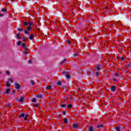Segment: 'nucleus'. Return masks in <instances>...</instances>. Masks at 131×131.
I'll return each mask as SVG.
<instances>
[{
	"mask_svg": "<svg viewBox=\"0 0 131 131\" xmlns=\"http://www.w3.org/2000/svg\"><path fill=\"white\" fill-rule=\"evenodd\" d=\"M15 100L17 102H19V103H24V100H25V98L24 97H20V99H19V97L15 98Z\"/></svg>",
	"mask_w": 131,
	"mask_h": 131,
	"instance_id": "nucleus-1",
	"label": "nucleus"
},
{
	"mask_svg": "<svg viewBox=\"0 0 131 131\" xmlns=\"http://www.w3.org/2000/svg\"><path fill=\"white\" fill-rule=\"evenodd\" d=\"M15 89H16L17 90H19V89H20V85L17 83H16L15 84Z\"/></svg>",
	"mask_w": 131,
	"mask_h": 131,
	"instance_id": "nucleus-2",
	"label": "nucleus"
},
{
	"mask_svg": "<svg viewBox=\"0 0 131 131\" xmlns=\"http://www.w3.org/2000/svg\"><path fill=\"white\" fill-rule=\"evenodd\" d=\"M78 126H79L78 125V124H75V123L73 124V125H72V127H73V129L77 128V127H78Z\"/></svg>",
	"mask_w": 131,
	"mask_h": 131,
	"instance_id": "nucleus-3",
	"label": "nucleus"
},
{
	"mask_svg": "<svg viewBox=\"0 0 131 131\" xmlns=\"http://www.w3.org/2000/svg\"><path fill=\"white\" fill-rule=\"evenodd\" d=\"M116 89H117L116 86H112L111 90L112 92H115Z\"/></svg>",
	"mask_w": 131,
	"mask_h": 131,
	"instance_id": "nucleus-4",
	"label": "nucleus"
},
{
	"mask_svg": "<svg viewBox=\"0 0 131 131\" xmlns=\"http://www.w3.org/2000/svg\"><path fill=\"white\" fill-rule=\"evenodd\" d=\"M34 38V35L31 34L29 36V39H33Z\"/></svg>",
	"mask_w": 131,
	"mask_h": 131,
	"instance_id": "nucleus-5",
	"label": "nucleus"
},
{
	"mask_svg": "<svg viewBox=\"0 0 131 131\" xmlns=\"http://www.w3.org/2000/svg\"><path fill=\"white\" fill-rule=\"evenodd\" d=\"M22 47L25 49V50H27V48L26 47V44L25 43H23L22 44Z\"/></svg>",
	"mask_w": 131,
	"mask_h": 131,
	"instance_id": "nucleus-6",
	"label": "nucleus"
},
{
	"mask_svg": "<svg viewBox=\"0 0 131 131\" xmlns=\"http://www.w3.org/2000/svg\"><path fill=\"white\" fill-rule=\"evenodd\" d=\"M66 77H67V78H70V75L69 74V73H66Z\"/></svg>",
	"mask_w": 131,
	"mask_h": 131,
	"instance_id": "nucleus-7",
	"label": "nucleus"
},
{
	"mask_svg": "<svg viewBox=\"0 0 131 131\" xmlns=\"http://www.w3.org/2000/svg\"><path fill=\"white\" fill-rule=\"evenodd\" d=\"M25 116V114L23 113V114L19 115L18 117H19V118H21V117H24Z\"/></svg>",
	"mask_w": 131,
	"mask_h": 131,
	"instance_id": "nucleus-8",
	"label": "nucleus"
},
{
	"mask_svg": "<svg viewBox=\"0 0 131 131\" xmlns=\"http://www.w3.org/2000/svg\"><path fill=\"white\" fill-rule=\"evenodd\" d=\"M21 36H22V35L20 34H18L16 35L17 38H21Z\"/></svg>",
	"mask_w": 131,
	"mask_h": 131,
	"instance_id": "nucleus-9",
	"label": "nucleus"
},
{
	"mask_svg": "<svg viewBox=\"0 0 131 131\" xmlns=\"http://www.w3.org/2000/svg\"><path fill=\"white\" fill-rule=\"evenodd\" d=\"M64 123L67 124L68 123V120L67 119L65 118L63 119Z\"/></svg>",
	"mask_w": 131,
	"mask_h": 131,
	"instance_id": "nucleus-10",
	"label": "nucleus"
},
{
	"mask_svg": "<svg viewBox=\"0 0 131 131\" xmlns=\"http://www.w3.org/2000/svg\"><path fill=\"white\" fill-rule=\"evenodd\" d=\"M10 92H11V90L10 89H7L6 91L5 92V94H9V93H10Z\"/></svg>",
	"mask_w": 131,
	"mask_h": 131,
	"instance_id": "nucleus-11",
	"label": "nucleus"
},
{
	"mask_svg": "<svg viewBox=\"0 0 131 131\" xmlns=\"http://www.w3.org/2000/svg\"><path fill=\"white\" fill-rule=\"evenodd\" d=\"M37 98H38V99H41V98H42V96H41V95H36Z\"/></svg>",
	"mask_w": 131,
	"mask_h": 131,
	"instance_id": "nucleus-12",
	"label": "nucleus"
},
{
	"mask_svg": "<svg viewBox=\"0 0 131 131\" xmlns=\"http://www.w3.org/2000/svg\"><path fill=\"white\" fill-rule=\"evenodd\" d=\"M66 106H67L66 104H63L60 105V107H61V108H65V107H66Z\"/></svg>",
	"mask_w": 131,
	"mask_h": 131,
	"instance_id": "nucleus-13",
	"label": "nucleus"
},
{
	"mask_svg": "<svg viewBox=\"0 0 131 131\" xmlns=\"http://www.w3.org/2000/svg\"><path fill=\"white\" fill-rule=\"evenodd\" d=\"M97 127H98V128H100V127H103V125L102 124H98L97 126Z\"/></svg>",
	"mask_w": 131,
	"mask_h": 131,
	"instance_id": "nucleus-14",
	"label": "nucleus"
},
{
	"mask_svg": "<svg viewBox=\"0 0 131 131\" xmlns=\"http://www.w3.org/2000/svg\"><path fill=\"white\" fill-rule=\"evenodd\" d=\"M126 68H131V64L130 63H129L128 64L126 65Z\"/></svg>",
	"mask_w": 131,
	"mask_h": 131,
	"instance_id": "nucleus-15",
	"label": "nucleus"
},
{
	"mask_svg": "<svg viewBox=\"0 0 131 131\" xmlns=\"http://www.w3.org/2000/svg\"><path fill=\"white\" fill-rule=\"evenodd\" d=\"M116 130L117 131H120V127H119V126H117Z\"/></svg>",
	"mask_w": 131,
	"mask_h": 131,
	"instance_id": "nucleus-16",
	"label": "nucleus"
},
{
	"mask_svg": "<svg viewBox=\"0 0 131 131\" xmlns=\"http://www.w3.org/2000/svg\"><path fill=\"white\" fill-rule=\"evenodd\" d=\"M28 25V23L25 21L24 22V26H27Z\"/></svg>",
	"mask_w": 131,
	"mask_h": 131,
	"instance_id": "nucleus-17",
	"label": "nucleus"
},
{
	"mask_svg": "<svg viewBox=\"0 0 131 131\" xmlns=\"http://www.w3.org/2000/svg\"><path fill=\"white\" fill-rule=\"evenodd\" d=\"M96 69H97V70H100L101 69V68L100 67V66H97V67L96 68Z\"/></svg>",
	"mask_w": 131,
	"mask_h": 131,
	"instance_id": "nucleus-18",
	"label": "nucleus"
},
{
	"mask_svg": "<svg viewBox=\"0 0 131 131\" xmlns=\"http://www.w3.org/2000/svg\"><path fill=\"white\" fill-rule=\"evenodd\" d=\"M68 108H69V109H71V108H72V104H69L68 106Z\"/></svg>",
	"mask_w": 131,
	"mask_h": 131,
	"instance_id": "nucleus-19",
	"label": "nucleus"
},
{
	"mask_svg": "<svg viewBox=\"0 0 131 131\" xmlns=\"http://www.w3.org/2000/svg\"><path fill=\"white\" fill-rule=\"evenodd\" d=\"M67 60L66 59H64L63 61L61 62V64H62V65H64V63H65L66 61Z\"/></svg>",
	"mask_w": 131,
	"mask_h": 131,
	"instance_id": "nucleus-20",
	"label": "nucleus"
},
{
	"mask_svg": "<svg viewBox=\"0 0 131 131\" xmlns=\"http://www.w3.org/2000/svg\"><path fill=\"white\" fill-rule=\"evenodd\" d=\"M89 131H94V129L93 128V127L91 126L89 127Z\"/></svg>",
	"mask_w": 131,
	"mask_h": 131,
	"instance_id": "nucleus-21",
	"label": "nucleus"
},
{
	"mask_svg": "<svg viewBox=\"0 0 131 131\" xmlns=\"http://www.w3.org/2000/svg\"><path fill=\"white\" fill-rule=\"evenodd\" d=\"M31 26H29L27 28V30L29 31V30H31Z\"/></svg>",
	"mask_w": 131,
	"mask_h": 131,
	"instance_id": "nucleus-22",
	"label": "nucleus"
},
{
	"mask_svg": "<svg viewBox=\"0 0 131 131\" xmlns=\"http://www.w3.org/2000/svg\"><path fill=\"white\" fill-rule=\"evenodd\" d=\"M32 102H33V103H35V102H36V99H35V98H33L32 99Z\"/></svg>",
	"mask_w": 131,
	"mask_h": 131,
	"instance_id": "nucleus-23",
	"label": "nucleus"
},
{
	"mask_svg": "<svg viewBox=\"0 0 131 131\" xmlns=\"http://www.w3.org/2000/svg\"><path fill=\"white\" fill-rule=\"evenodd\" d=\"M61 84H62V82L60 81L57 82V85H61Z\"/></svg>",
	"mask_w": 131,
	"mask_h": 131,
	"instance_id": "nucleus-24",
	"label": "nucleus"
},
{
	"mask_svg": "<svg viewBox=\"0 0 131 131\" xmlns=\"http://www.w3.org/2000/svg\"><path fill=\"white\" fill-rule=\"evenodd\" d=\"M27 117H28V115H26V116L25 117V118H24L25 121L27 120Z\"/></svg>",
	"mask_w": 131,
	"mask_h": 131,
	"instance_id": "nucleus-25",
	"label": "nucleus"
},
{
	"mask_svg": "<svg viewBox=\"0 0 131 131\" xmlns=\"http://www.w3.org/2000/svg\"><path fill=\"white\" fill-rule=\"evenodd\" d=\"M25 33H26V34H29V32H28L27 30H25Z\"/></svg>",
	"mask_w": 131,
	"mask_h": 131,
	"instance_id": "nucleus-26",
	"label": "nucleus"
},
{
	"mask_svg": "<svg viewBox=\"0 0 131 131\" xmlns=\"http://www.w3.org/2000/svg\"><path fill=\"white\" fill-rule=\"evenodd\" d=\"M31 83L32 85H33L34 84V83H35L34 81L31 80Z\"/></svg>",
	"mask_w": 131,
	"mask_h": 131,
	"instance_id": "nucleus-27",
	"label": "nucleus"
},
{
	"mask_svg": "<svg viewBox=\"0 0 131 131\" xmlns=\"http://www.w3.org/2000/svg\"><path fill=\"white\" fill-rule=\"evenodd\" d=\"M11 85V84L8 81L7 84H6V86H10Z\"/></svg>",
	"mask_w": 131,
	"mask_h": 131,
	"instance_id": "nucleus-28",
	"label": "nucleus"
},
{
	"mask_svg": "<svg viewBox=\"0 0 131 131\" xmlns=\"http://www.w3.org/2000/svg\"><path fill=\"white\" fill-rule=\"evenodd\" d=\"M51 88H52V86H47V90H51Z\"/></svg>",
	"mask_w": 131,
	"mask_h": 131,
	"instance_id": "nucleus-29",
	"label": "nucleus"
},
{
	"mask_svg": "<svg viewBox=\"0 0 131 131\" xmlns=\"http://www.w3.org/2000/svg\"><path fill=\"white\" fill-rule=\"evenodd\" d=\"M21 43H22V42H21L20 41H19L17 42V45H18V46H20V45H21Z\"/></svg>",
	"mask_w": 131,
	"mask_h": 131,
	"instance_id": "nucleus-30",
	"label": "nucleus"
},
{
	"mask_svg": "<svg viewBox=\"0 0 131 131\" xmlns=\"http://www.w3.org/2000/svg\"><path fill=\"white\" fill-rule=\"evenodd\" d=\"M2 12H6L7 11L6 9H2Z\"/></svg>",
	"mask_w": 131,
	"mask_h": 131,
	"instance_id": "nucleus-31",
	"label": "nucleus"
},
{
	"mask_svg": "<svg viewBox=\"0 0 131 131\" xmlns=\"http://www.w3.org/2000/svg\"><path fill=\"white\" fill-rule=\"evenodd\" d=\"M28 25H29V26H31V23L30 21L28 22Z\"/></svg>",
	"mask_w": 131,
	"mask_h": 131,
	"instance_id": "nucleus-32",
	"label": "nucleus"
},
{
	"mask_svg": "<svg viewBox=\"0 0 131 131\" xmlns=\"http://www.w3.org/2000/svg\"><path fill=\"white\" fill-rule=\"evenodd\" d=\"M6 73H7V74L8 75H10V72H9V71H7L6 72Z\"/></svg>",
	"mask_w": 131,
	"mask_h": 131,
	"instance_id": "nucleus-33",
	"label": "nucleus"
},
{
	"mask_svg": "<svg viewBox=\"0 0 131 131\" xmlns=\"http://www.w3.org/2000/svg\"><path fill=\"white\" fill-rule=\"evenodd\" d=\"M67 43H68V45H71V42H70V40H68L67 41Z\"/></svg>",
	"mask_w": 131,
	"mask_h": 131,
	"instance_id": "nucleus-34",
	"label": "nucleus"
},
{
	"mask_svg": "<svg viewBox=\"0 0 131 131\" xmlns=\"http://www.w3.org/2000/svg\"><path fill=\"white\" fill-rule=\"evenodd\" d=\"M9 81H11V82H13V80L12 79H9Z\"/></svg>",
	"mask_w": 131,
	"mask_h": 131,
	"instance_id": "nucleus-35",
	"label": "nucleus"
},
{
	"mask_svg": "<svg viewBox=\"0 0 131 131\" xmlns=\"http://www.w3.org/2000/svg\"><path fill=\"white\" fill-rule=\"evenodd\" d=\"M77 55H78V53H75L74 56V57H76V56H77Z\"/></svg>",
	"mask_w": 131,
	"mask_h": 131,
	"instance_id": "nucleus-36",
	"label": "nucleus"
},
{
	"mask_svg": "<svg viewBox=\"0 0 131 131\" xmlns=\"http://www.w3.org/2000/svg\"><path fill=\"white\" fill-rule=\"evenodd\" d=\"M18 30L19 31H23V29H18Z\"/></svg>",
	"mask_w": 131,
	"mask_h": 131,
	"instance_id": "nucleus-37",
	"label": "nucleus"
},
{
	"mask_svg": "<svg viewBox=\"0 0 131 131\" xmlns=\"http://www.w3.org/2000/svg\"><path fill=\"white\" fill-rule=\"evenodd\" d=\"M24 53L25 54V55H27V51L24 52Z\"/></svg>",
	"mask_w": 131,
	"mask_h": 131,
	"instance_id": "nucleus-38",
	"label": "nucleus"
},
{
	"mask_svg": "<svg viewBox=\"0 0 131 131\" xmlns=\"http://www.w3.org/2000/svg\"><path fill=\"white\" fill-rule=\"evenodd\" d=\"M28 62H29V64H31V60H29L28 61Z\"/></svg>",
	"mask_w": 131,
	"mask_h": 131,
	"instance_id": "nucleus-39",
	"label": "nucleus"
},
{
	"mask_svg": "<svg viewBox=\"0 0 131 131\" xmlns=\"http://www.w3.org/2000/svg\"><path fill=\"white\" fill-rule=\"evenodd\" d=\"M121 59L122 60V61H123V60H124V57L121 58Z\"/></svg>",
	"mask_w": 131,
	"mask_h": 131,
	"instance_id": "nucleus-40",
	"label": "nucleus"
},
{
	"mask_svg": "<svg viewBox=\"0 0 131 131\" xmlns=\"http://www.w3.org/2000/svg\"><path fill=\"white\" fill-rule=\"evenodd\" d=\"M24 40H25V41H26L27 40V39H26V37H24Z\"/></svg>",
	"mask_w": 131,
	"mask_h": 131,
	"instance_id": "nucleus-41",
	"label": "nucleus"
},
{
	"mask_svg": "<svg viewBox=\"0 0 131 131\" xmlns=\"http://www.w3.org/2000/svg\"><path fill=\"white\" fill-rule=\"evenodd\" d=\"M96 75H97V76H98L99 75V72H97V73H96Z\"/></svg>",
	"mask_w": 131,
	"mask_h": 131,
	"instance_id": "nucleus-42",
	"label": "nucleus"
},
{
	"mask_svg": "<svg viewBox=\"0 0 131 131\" xmlns=\"http://www.w3.org/2000/svg\"><path fill=\"white\" fill-rule=\"evenodd\" d=\"M38 105L37 104H35V107H38Z\"/></svg>",
	"mask_w": 131,
	"mask_h": 131,
	"instance_id": "nucleus-43",
	"label": "nucleus"
},
{
	"mask_svg": "<svg viewBox=\"0 0 131 131\" xmlns=\"http://www.w3.org/2000/svg\"><path fill=\"white\" fill-rule=\"evenodd\" d=\"M115 76H118V73H116V74H115Z\"/></svg>",
	"mask_w": 131,
	"mask_h": 131,
	"instance_id": "nucleus-44",
	"label": "nucleus"
},
{
	"mask_svg": "<svg viewBox=\"0 0 131 131\" xmlns=\"http://www.w3.org/2000/svg\"><path fill=\"white\" fill-rule=\"evenodd\" d=\"M3 16H4V14H0V17H3Z\"/></svg>",
	"mask_w": 131,
	"mask_h": 131,
	"instance_id": "nucleus-45",
	"label": "nucleus"
},
{
	"mask_svg": "<svg viewBox=\"0 0 131 131\" xmlns=\"http://www.w3.org/2000/svg\"><path fill=\"white\" fill-rule=\"evenodd\" d=\"M65 114H66V113H65V112H63V115H65Z\"/></svg>",
	"mask_w": 131,
	"mask_h": 131,
	"instance_id": "nucleus-46",
	"label": "nucleus"
},
{
	"mask_svg": "<svg viewBox=\"0 0 131 131\" xmlns=\"http://www.w3.org/2000/svg\"><path fill=\"white\" fill-rule=\"evenodd\" d=\"M15 0H11V2H14Z\"/></svg>",
	"mask_w": 131,
	"mask_h": 131,
	"instance_id": "nucleus-47",
	"label": "nucleus"
},
{
	"mask_svg": "<svg viewBox=\"0 0 131 131\" xmlns=\"http://www.w3.org/2000/svg\"><path fill=\"white\" fill-rule=\"evenodd\" d=\"M65 72H66L65 71H63V73H65Z\"/></svg>",
	"mask_w": 131,
	"mask_h": 131,
	"instance_id": "nucleus-48",
	"label": "nucleus"
},
{
	"mask_svg": "<svg viewBox=\"0 0 131 131\" xmlns=\"http://www.w3.org/2000/svg\"><path fill=\"white\" fill-rule=\"evenodd\" d=\"M114 80L116 81V79H114Z\"/></svg>",
	"mask_w": 131,
	"mask_h": 131,
	"instance_id": "nucleus-49",
	"label": "nucleus"
},
{
	"mask_svg": "<svg viewBox=\"0 0 131 131\" xmlns=\"http://www.w3.org/2000/svg\"><path fill=\"white\" fill-rule=\"evenodd\" d=\"M0 74H1V72H0Z\"/></svg>",
	"mask_w": 131,
	"mask_h": 131,
	"instance_id": "nucleus-50",
	"label": "nucleus"
}]
</instances>
